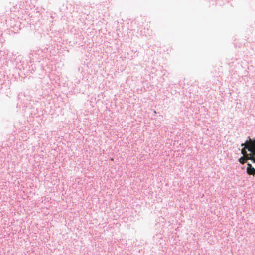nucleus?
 <instances>
[{"label": "nucleus", "mask_w": 255, "mask_h": 255, "mask_svg": "<svg viewBox=\"0 0 255 255\" xmlns=\"http://www.w3.org/2000/svg\"><path fill=\"white\" fill-rule=\"evenodd\" d=\"M247 150L248 152L251 153V155L250 156H242L239 158V161L242 164H244L246 163L247 160H251L253 163L255 164V143H250L247 147ZM247 173L250 175H255V169L252 166L250 163L247 164Z\"/></svg>", "instance_id": "f257e3e1"}]
</instances>
